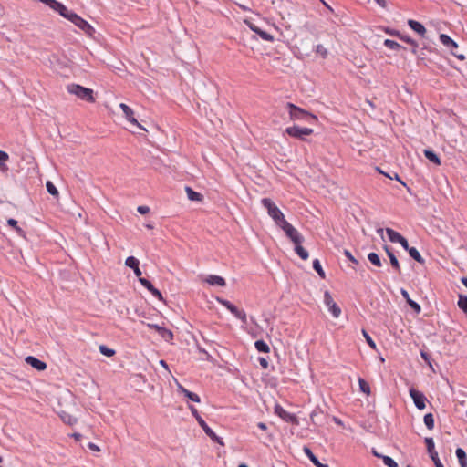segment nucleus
I'll list each match as a JSON object with an SVG mask.
<instances>
[{"label":"nucleus","mask_w":467,"mask_h":467,"mask_svg":"<svg viewBox=\"0 0 467 467\" xmlns=\"http://www.w3.org/2000/svg\"><path fill=\"white\" fill-rule=\"evenodd\" d=\"M280 228L285 232V235L295 244V251L296 254L302 259L306 260L309 257L308 252L302 246L304 242L303 235L296 229L290 223L283 222V225Z\"/></svg>","instance_id":"nucleus-1"},{"label":"nucleus","mask_w":467,"mask_h":467,"mask_svg":"<svg viewBox=\"0 0 467 467\" xmlns=\"http://www.w3.org/2000/svg\"><path fill=\"white\" fill-rule=\"evenodd\" d=\"M261 203L267 210L268 215L273 219L278 227L283 225V222H287L282 211L271 199L264 198L261 200Z\"/></svg>","instance_id":"nucleus-2"},{"label":"nucleus","mask_w":467,"mask_h":467,"mask_svg":"<svg viewBox=\"0 0 467 467\" xmlns=\"http://www.w3.org/2000/svg\"><path fill=\"white\" fill-rule=\"evenodd\" d=\"M68 93L75 95L78 99L93 103L95 102L94 91L91 88L82 87L78 84H69L67 86Z\"/></svg>","instance_id":"nucleus-3"},{"label":"nucleus","mask_w":467,"mask_h":467,"mask_svg":"<svg viewBox=\"0 0 467 467\" xmlns=\"http://www.w3.org/2000/svg\"><path fill=\"white\" fill-rule=\"evenodd\" d=\"M286 108L288 109L289 118L291 120H317V117L316 115L294 105L293 103L288 102L286 104Z\"/></svg>","instance_id":"nucleus-4"},{"label":"nucleus","mask_w":467,"mask_h":467,"mask_svg":"<svg viewBox=\"0 0 467 467\" xmlns=\"http://www.w3.org/2000/svg\"><path fill=\"white\" fill-rule=\"evenodd\" d=\"M67 19L72 22L76 26L81 29L88 36H93L95 34V28L85 19L80 17L76 13L70 11Z\"/></svg>","instance_id":"nucleus-5"},{"label":"nucleus","mask_w":467,"mask_h":467,"mask_svg":"<svg viewBox=\"0 0 467 467\" xmlns=\"http://www.w3.org/2000/svg\"><path fill=\"white\" fill-rule=\"evenodd\" d=\"M189 409H190L192 414L196 419L199 425L204 431L205 434L207 436H209L213 441H216L219 444L223 445V442L222 441L221 438L218 437L216 435V433L207 425V423L204 421V420L200 416L197 409L195 407H193L192 405H190Z\"/></svg>","instance_id":"nucleus-6"},{"label":"nucleus","mask_w":467,"mask_h":467,"mask_svg":"<svg viewBox=\"0 0 467 467\" xmlns=\"http://www.w3.org/2000/svg\"><path fill=\"white\" fill-rule=\"evenodd\" d=\"M285 133L290 137L304 140L306 136H309L313 134L314 130L310 128H302L297 125H294L291 127H287L285 129Z\"/></svg>","instance_id":"nucleus-7"},{"label":"nucleus","mask_w":467,"mask_h":467,"mask_svg":"<svg viewBox=\"0 0 467 467\" xmlns=\"http://www.w3.org/2000/svg\"><path fill=\"white\" fill-rule=\"evenodd\" d=\"M216 300L242 322H247L246 313L244 310L238 309L234 304H232L230 301L226 299L217 297Z\"/></svg>","instance_id":"nucleus-8"},{"label":"nucleus","mask_w":467,"mask_h":467,"mask_svg":"<svg viewBox=\"0 0 467 467\" xmlns=\"http://www.w3.org/2000/svg\"><path fill=\"white\" fill-rule=\"evenodd\" d=\"M410 398L412 399L416 408L419 409L420 410H425L427 404L431 405L426 396L417 389H410Z\"/></svg>","instance_id":"nucleus-9"},{"label":"nucleus","mask_w":467,"mask_h":467,"mask_svg":"<svg viewBox=\"0 0 467 467\" xmlns=\"http://www.w3.org/2000/svg\"><path fill=\"white\" fill-rule=\"evenodd\" d=\"M40 2L47 5L48 7H50L55 12H57L61 16L67 18L68 16L70 10L62 3L57 1V0H39Z\"/></svg>","instance_id":"nucleus-10"},{"label":"nucleus","mask_w":467,"mask_h":467,"mask_svg":"<svg viewBox=\"0 0 467 467\" xmlns=\"http://www.w3.org/2000/svg\"><path fill=\"white\" fill-rule=\"evenodd\" d=\"M324 303L334 317L337 318L340 317L341 309L334 301L331 294L328 291H326L324 294Z\"/></svg>","instance_id":"nucleus-11"},{"label":"nucleus","mask_w":467,"mask_h":467,"mask_svg":"<svg viewBox=\"0 0 467 467\" xmlns=\"http://www.w3.org/2000/svg\"><path fill=\"white\" fill-rule=\"evenodd\" d=\"M275 413L283 420L288 423L298 424L297 418L295 414L286 411L281 405L275 406Z\"/></svg>","instance_id":"nucleus-12"},{"label":"nucleus","mask_w":467,"mask_h":467,"mask_svg":"<svg viewBox=\"0 0 467 467\" xmlns=\"http://www.w3.org/2000/svg\"><path fill=\"white\" fill-rule=\"evenodd\" d=\"M386 234L391 243H400L405 250H409V243L407 239L401 236L398 232L391 228H387Z\"/></svg>","instance_id":"nucleus-13"},{"label":"nucleus","mask_w":467,"mask_h":467,"mask_svg":"<svg viewBox=\"0 0 467 467\" xmlns=\"http://www.w3.org/2000/svg\"><path fill=\"white\" fill-rule=\"evenodd\" d=\"M119 108L122 109L124 116L129 122L136 125L138 128L141 130H145L135 119L133 110L127 104L120 103Z\"/></svg>","instance_id":"nucleus-14"},{"label":"nucleus","mask_w":467,"mask_h":467,"mask_svg":"<svg viewBox=\"0 0 467 467\" xmlns=\"http://www.w3.org/2000/svg\"><path fill=\"white\" fill-rule=\"evenodd\" d=\"M140 283L160 301H164L161 293L157 288H155L149 280H147L146 278H140Z\"/></svg>","instance_id":"nucleus-15"},{"label":"nucleus","mask_w":467,"mask_h":467,"mask_svg":"<svg viewBox=\"0 0 467 467\" xmlns=\"http://www.w3.org/2000/svg\"><path fill=\"white\" fill-rule=\"evenodd\" d=\"M25 360L28 365L37 369L38 371H43L47 368V364L44 361L33 356L26 357Z\"/></svg>","instance_id":"nucleus-16"},{"label":"nucleus","mask_w":467,"mask_h":467,"mask_svg":"<svg viewBox=\"0 0 467 467\" xmlns=\"http://www.w3.org/2000/svg\"><path fill=\"white\" fill-rule=\"evenodd\" d=\"M439 38L441 44L445 46L448 49H450L451 52H452L453 49L458 48V44L453 39H451L448 35L441 34Z\"/></svg>","instance_id":"nucleus-17"},{"label":"nucleus","mask_w":467,"mask_h":467,"mask_svg":"<svg viewBox=\"0 0 467 467\" xmlns=\"http://www.w3.org/2000/svg\"><path fill=\"white\" fill-rule=\"evenodd\" d=\"M249 27L252 31L256 33L263 40L269 41V42L274 41V36L271 34L260 29L254 24H249Z\"/></svg>","instance_id":"nucleus-18"},{"label":"nucleus","mask_w":467,"mask_h":467,"mask_svg":"<svg viewBox=\"0 0 467 467\" xmlns=\"http://www.w3.org/2000/svg\"><path fill=\"white\" fill-rule=\"evenodd\" d=\"M205 281L211 285L225 286L226 285L224 278L214 275H208Z\"/></svg>","instance_id":"nucleus-19"},{"label":"nucleus","mask_w":467,"mask_h":467,"mask_svg":"<svg viewBox=\"0 0 467 467\" xmlns=\"http://www.w3.org/2000/svg\"><path fill=\"white\" fill-rule=\"evenodd\" d=\"M178 389H179V391L183 393L192 401H194V402H200L201 401L200 397L196 393H193V392L188 390L182 385L178 384Z\"/></svg>","instance_id":"nucleus-20"},{"label":"nucleus","mask_w":467,"mask_h":467,"mask_svg":"<svg viewBox=\"0 0 467 467\" xmlns=\"http://www.w3.org/2000/svg\"><path fill=\"white\" fill-rule=\"evenodd\" d=\"M410 29H412L415 33H417L420 36L424 37L426 34V29L422 24L420 22L410 20Z\"/></svg>","instance_id":"nucleus-21"},{"label":"nucleus","mask_w":467,"mask_h":467,"mask_svg":"<svg viewBox=\"0 0 467 467\" xmlns=\"http://www.w3.org/2000/svg\"><path fill=\"white\" fill-rule=\"evenodd\" d=\"M185 192L187 193V197L189 200L195 202H202L203 195L200 192L193 191L191 187H186Z\"/></svg>","instance_id":"nucleus-22"},{"label":"nucleus","mask_w":467,"mask_h":467,"mask_svg":"<svg viewBox=\"0 0 467 467\" xmlns=\"http://www.w3.org/2000/svg\"><path fill=\"white\" fill-rule=\"evenodd\" d=\"M424 155L430 161L433 162L435 165H441V160L439 156L431 150H424Z\"/></svg>","instance_id":"nucleus-23"},{"label":"nucleus","mask_w":467,"mask_h":467,"mask_svg":"<svg viewBox=\"0 0 467 467\" xmlns=\"http://www.w3.org/2000/svg\"><path fill=\"white\" fill-rule=\"evenodd\" d=\"M456 456L459 460L461 467H467V456L465 451L462 448L456 450Z\"/></svg>","instance_id":"nucleus-24"},{"label":"nucleus","mask_w":467,"mask_h":467,"mask_svg":"<svg viewBox=\"0 0 467 467\" xmlns=\"http://www.w3.org/2000/svg\"><path fill=\"white\" fill-rule=\"evenodd\" d=\"M60 418L63 420V422H65V423H67L68 425H74L78 421L77 419L74 416H72L69 413L65 412V411H62L60 413Z\"/></svg>","instance_id":"nucleus-25"},{"label":"nucleus","mask_w":467,"mask_h":467,"mask_svg":"<svg viewBox=\"0 0 467 467\" xmlns=\"http://www.w3.org/2000/svg\"><path fill=\"white\" fill-rule=\"evenodd\" d=\"M9 160V156L5 151L0 150V169L3 171H6L8 167L5 162Z\"/></svg>","instance_id":"nucleus-26"},{"label":"nucleus","mask_w":467,"mask_h":467,"mask_svg":"<svg viewBox=\"0 0 467 467\" xmlns=\"http://www.w3.org/2000/svg\"><path fill=\"white\" fill-rule=\"evenodd\" d=\"M254 347L259 352L269 353L270 351L269 346L263 340L255 341Z\"/></svg>","instance_id":"nucleus-27"},{"label":"nucleus","mask_w":467,"mask_h":467,"mask_svg":"<svg viewBox=\"0 0 467 467\" xmlns=\"http://www.w3.org/2000/svg\"><path fill=\"white\" fill-rule=\"evenodd\" d=\"M7 224L11 227L14 228V230L20 235V236H24L25 235V232L24 230L18 226L17 224V221L13 219V218H10L7 220Z\"/></svg>","instance_id":"nucleus-28"},{"label":"nucleus","mask_w":467,"mask_h":467,"mask_svg":"<svg viewBox=\"0 0 467 467\" xmlns=\"http://www.w3.org/2000/svg\"><path fill=\"white\" fill-rule=\"evenodd\" d=\"M458 306L467 315V296L459 295Z\"/></svg>","instance_id":"nucleus-29"},{"label":"nucleus","mask_w":467,"mask_h":467,"mask_svg":"<svg viewBox=\"0 0 467 467\" xmlns=\"http://www.w3.org/2000/svg\"><path fill=\"white\" fill-rule=\"evenodd\" d=\"M410 257L413 258L418 263H420V265H424V259L422 258L419 251L414 247H410Z\"/></svg>","instance_id":"nucleus-30"},{"label":"nucleus","mask_w":467,"mask_h":467,"mask_svg":"<svg viewBox=\"0 0 467 467\" xmlns=\"http://www.w3.org/2000/svg\"><path fill=\"white\" fill-rule=\"evenodd\" d=\"M385 250L389 257V260H390V264L391 265L396 268L397 270L400 269V265H399V262L396 258V256L393 254V253L389 249L388 246H385Z\"/></svg>","instance_id":"nucleus-31"},{"label":"nucleus","mask_w":467,"mask_h":467,"mask_svg":"<svg viewBox=\"0 0 467 467\" xmlns=\"http://www.w3.org/2000/svg\"><path fill=\"white\" fill-rule=\"evenodd\" d=\"M358 384H359L360 390L362 392H364L366 395H369L370 394L369 384L364 379L359 378L358 379Z\"/></svg>","instance_id":"nucleus-32"},{"label":"nucleus","mask_w":467,"mask_h":467,"mask_svg":"<svg viewBox=\"0 0 467 467\" xmlns=\"http://www.w3.org/2000/svg\"><path fill=\"white\" fill-rule=\"evenodd\" d=\"M313 268L315 269V271L318 274V275L321 277V278H325L326 277V275H325V272L321 266V264L319 262L318 259H315L313 261Z\"/></svg>","instance_id":"nucleus-33"},{"label":"nucleus","mask_w":467,"mask_h":467,"mask_svg":"<svg viewBox=\"0 0 467 467\" xmlns=\"http://www.w3.org/2000/svg\"><path fill=\"white\" fill-rule=\"evenodd\" d=\"M424 424L428 430H432L434 428V418L432 413H427L424 416Z\"/></svg>","instance_id":"nucleus-34"},{"label":"nucleus","mask_w":467,"mask_h":467,"mask_svg":"<svg viewBox=\"0 0 467 467\" xmlns=\"http://www.w3.org/2000/svg\"><path fill=\"white\" fill-rule=\"evenodd\" d=\"M99 352H100L102 355L106 356V357H112V356H114V355H115V353H116L114 349H112V348H108L107 346H105V345H100V346L99 347Z\"/></svg>","instance_id":"nucleus-35"},{"label":"nucleus","mask_w":467,"mask_h":467,"mask_svg":"<svg viewBox=\"0 0 467 467\" xmlns=\"http://www.w3.org/2000/svg\"><path fill=\"white\" fill-rule=\"evenodd\" d=\"M368 259L372 265L379 267L381 266L379 256L376 253H369L368 255Z\"/></svg>","instance_id":"nucleus-36"},{"label":"nucleus","mask_w":467,"mask_h":467,"mask_svg":"<svg viewBox=\"0 0 467 467\" xmlns=\"http://www.w3.org/2000/svg\"><path fill=\"white\" fill-rule=\"evenodd\" d=\"M125 265L128 267L134 269L137 268V266L140 265V262L134 256H129L125 261Z\"/></svg>","instance_id":"nucleus-37"},{"label":"nucleus","mask_w":467,"mask_h":467,"mask_svg":"<svg viewBox=\"0 0 467 467\" xmlns=\"http://www.w3.org/2000/svg\"><path fill=\"white\" fill-rule=\"evenodd\" d=\"M362 335H363L366 342L368 343V345L372 349L376 350L377 349L376 343L374 342V340L371 338V337L368 334V332L365 329H362Z\"/></svg>","instance_id":"nucleus-38"},{"label":"nucleus","mask_w":467,"mask_h":467,"mask_svg":"<svg viewBox=\"0 0 467 467\" xmlns=\"http://www.w3.org/2000/svg\"><path fill=\"white\" fill-rule=\"evenodd\" d=\"M46 187H47V192L51 195L56 196V197L58 196L59 192H58L57 189L56 188V186L50 181L47 182Z\"/></svg>","instance_id":"nucleus-39"},{"label":"nucleus","mask_w":467,"mask_h":467,"mask_svg":"<svg viewBox=\"0 0 467 467\" xmlns=\"http://www.w3.org/2000/svg\"><path fill=\"white\" fill-rule=\"evenodd\" d=\"M159 334L166 340H171L173 337L172 332L165 327H162Z\"/></svg>","instance_id":"nucleus-40"},{"label":"nucleus","mask_w":467,"mask_h":467,"mask_svg":"<svg viewBox=\"0 0 467 467\" xmlns=\"http://www.w3.org/2000/svg\"><path fill=\"white\" fill-rule=\"evenodd\" d=\"M384 45L389 48V49H393V50H396V49H399L401 47V46L397 43L396 41H393V40H390V39H386L384 41Z\"/></svg>","instance_id":"nucleus-41"},{"label":"nucleus","mask_w":467,"mask_h":467,"mask_svg":"<svg viewBox=\"0 0 467 467\" xmlns=\"http://www.w3.org/2000/svg\"><path fill=\"white\" fill-rule=\"evenodd\" d=\"M425 443H426V446H427V450H428L429 455L433 453V452H436L435 448H434V441H433L432 438H426L425 439Z\"/></svg>","instance_id":"nucleus-42"},{"label":"nucleus","mask_w":467,"mask_h":467,"mask_svg":"<svg viewBox=\"0 0 467 467\" xmlns=\"http://www.w3.org/2000/svg\"><path fill=\"white\" fill-rule=\"evenodd\" d=\"M316 53L317 55L321 56L323 58L327 57V48L323 45H320V44H318L316 47Z\"/></svg>","instance_id":"nucleus-43"},{"label":"nucleus","mask_w":467,"mask_h":467,"mask_svg":"<svg viewBox=\"0 0 467 467\" xmlns=\"http://www.w3.org/2000/svg\"><path fill=\"white\" fill-rule=\"evenodd\" d=\"M382 460L385 465L389 467H398L396 462L389 456H382Z\"/></svg>","instance_id":"nucleus-44"},{"label":"nucleus","mask_w":467,"mask_h":467,"mask_svg":"<svg viewBox=\"0 0 467 467\" xmlns=\"http://www.w3.org/2000/svg\"><path fill=\"white\" fill-rule=\"evenodd\" d=\"M430 457L431 458L432 462H434L435 467H444V465L441 463V460L439 459L437 451L430 454Z\"/></svg>","instance_id":"nucleus-45"},{"label":"nucleus","mask_w":467,"mask_h":467,"mask_svg":"<svg viewBox=\"0 0 467 467\" xmlns=\"http://www.w3.org/2000/svg\"><path fill=\"white\" fill-rule=\"evenodd\" d=\"M410 309H412L416 314H419L420 312V306L416 302L412 301L410 299Z\"/></svg>","instance_id":"nucleus-46"},{"label":"nucleus","mask_w":467,"mask_h":467,"mask_svg":"<svg viewBox=\"0 0 467 467\" xmlns=\"http://www.w3.org/2000/svg\"><path fill=\"white\" fill-rule=\"evenodd\" d=\"M344 254L349 261H351L354 264H358L357 259L351 254V253L348 250H345Z\"/></svg>","instance_id":"nucleus-47"},{"label":"nucleus","mask_w":467,"mask_h":467,"mask_svg":"<svg viewBox=\"0 0 467 467\" xmlns=\"http://www.w3.org/2000/svg\"><path fill=\"white\" fill-rule=\"evenodd\" d=\"M137 211L140 213V214H146L150 212V208L148 206H139L137 208Z\"/></svg>","instance_id":"nucleus-48"},{"label":"nucleus","mask_w":467,"mask_h":467,"mask_svg":"<svg viewBox=\"0 0 467 467\" xmlns=\"http://www.w3.org/2000/svg\"><path fill=\"white\" fill-rule=\"evenodd\" d=\"M258 361L263 368H268V361L266 360V358L261 357L258 358Z\"/></svg>","instance_id":"nucleus-49"},{"label":"nucleus","mask_w":467,"mask_h":467,"mask_svg":"<svg viewBox=\"0 0 467 467\" xmlns=\"http://www.w3.org/2000/svg\"><path fill=\"white\" fill-rule=\"evenodd\" d=\"M303 451L309 460L311 459L312 456H315L312 451L306 446L303 448Z\"/></svg>","instance_id":"nucleus-50"},{"label":"nucleus","mask_w":467,"mask_h":467,"mask_svg":"<svg viewBox=\"0 0 467 467\" xmlns=\"http://www.w3.org/2000/svg\"><path fill=\"white\" fill-rule=\"evenodd\" d=\"M148 327L151 328V329H154L156 330L158 333L161 331V329L162 328V327H160L159 325H156V324H146Z\"/></svg>","instance_id":"nucleus-51"},{"label":"nucleus","mask_w":467,"mask_h":467,"mask_svg":"<svg viewBox=\"0 0 467 467\" xmlns=\"http://www.w3.org/2000/svg\"><path fill=\"white\" fill-rule=\"evenodd\" d=\"M88 447L91 451H100L99 447L97 444L93 443V442H89V443L88 444Z\"/></svg>","instance_id":"nucleus-52"},{"label":"nucleus","mask_w":467,"mask_h":467,"mask_svg":"<svg viewBox=\"0 0 467 467\" xmlns=\"http://www.w3.org/2000/svg\"><path fill=\"white\" fill-rule=\"evenodd\" d=\"M420 355H421V357L424 358V360L428 363V365H429L430 367H431V361H430L429 355H428L426 352H424V351H421V352H420Z\"/></svg>","instance_id":"nucleus-53"},{"label":"nucleus","mask_w":467,"mask_h":467,"mask_svg":"<svg viewBox=\"0 0 467 467\" xmlns=\"http://www.w3.org/2000/svg\"><path fill=\"white\" fill-rule=\"evenodd\" d=\"M310 461H311V462H312V463H313L315 466H317V467H318V465H320V464H321V462L318 461V459H317L316 456H312V457H311V459H310Z\"/></svg>","instance_id":"nucleus-54"},{"label":"nucleus","mask_w":467,"mask_h":467,"mask_svg":"<svg viewBox=\"0 0 467 467\" xmlns=\"http://www.w3.org/2000/svg\"><path fill=\"white\" fill-rule=\"evenodd\" d=\"M133 271H134L135 275H136L139 279H140V278H142V277H141L142 273H141V271H140V269L139 265L137 266V268H134V269H133Z\"/></svg>","instance_id":"nucleus-55"},{"label":"nucleus","mask_w":467,"mask_h":467,"mask_svg":"<svg viewBox=\"0 0 467 467\" xmlns=\"http://www.w3.org/2000/svg\"><path fill=\"white\" fill-rule=\"evenodd\" d=\"M257 427H258L260 430H262V431H266V429H267L266 424H265V423H264V422H259V423L257 424Z\"/></svg>","instance_id":"nucleus-56"},{"label":"nucleus","mask_w":467,"mask_h":467,"mask_svg":"<svg viewBox=\"0 0 467 467\" xmlns=\"http://www.w3.org/2000/svg\"><path fill=\"white\" fill-rule=\"evenodd\" d=\"M401 294L404 296V298L409 302V292L405 289H401Z\"/></svg>","instance_id":"nucleus-57"},{"label":"nucleus","mask_w":467,"mask_h":467,"mask_svg":"<svg viewBox=\"0 0 467 467\" xmlns=\"http://www.w3.org/2000/svg\"><path fill=\"white\" fill-rule=\"evenodd\" d=\"M71 436H72L76 441H80V440H81V438H82V435H81L80 433H78V432L73 433Z\"/></svg>","instance_id":"nucleus-58"},{"label":"nucleus","mask_w":467,"mask_h":467,"mask_svg":"<svg viewBox=\"0 0 467 467\" xmlns=\"http://www.w3.org/2000/svg\"><path fill=\"white\" fill-rule=\"evenodd\" d=\"M378 5H379L382 7H386V1L385 0H375Z\"/></svg>","instance_id":"nucleus-59"},{"label":"nucleus","mask_w":467,"mask_h":467,"mask_svg":"<svg viewBox=\"0 0 467 467\" xmlns=\"http://www.w3.org/2000/svg\"><path fill=\"white\" fill-rule=\"evenodd\" d=\"M451 54H452L453 56H455V57H456L458 59H460V60H464V59H465V57H464L463 55H457V54H455L453 51L451 52Z\"/></svg>","instance_id":"nucleus-60"},{"label":"nucleus","mask_w":467,"mask_h":467,"mask_svg":"<svg viewBox=\"0 0 467 467\" xmlns=\"http://www.w3.org/2000/svg\"><path fill=\"white\" fill-rule=\"evenodd\" d=\"M377 233L383 238V229L379 228L377 230Z\"/></svg>","instance_id":"nucleus-61"},{"label":"nucleus","mask_w":467,"mask_h":467,"mask_svg":"<svg viewBox=\"0 0 467 467\" xmlns=\"http://www.w3.org/2000/svg\"><path fill=\"white\" fill-rule=\"evenodd\" d=\"M462 283L467 287V277H462Z\"/></svg>","instance_id":"nucleus-62"},{"label":"nucleus","mask_w":467,"mask_h":467,"mask_svg":"<svg viewBox=\"0 0 467 467\" xmlns=\"http://www.w3.org/2000/svg\"><path fill=\"white\" fill-rule=\"evenodd\" d=\"M160 364H161V366H163L164 368H167V364H166V362H165L164 360H161V361H160Z\"/></svg>","instance_id":"nucleus-63"},{"label":"nucleus","mask_w":467,"mask_h":467,"mask_svg":"<svg viewBox=\"0 0 467 467\" xmlns=\"http://www.w3.org/2000/svg\"><path fill=\"white\" fill-rule=\"evenodd\" d=\"M318 467H329V466L327 464L321 463L320 465H318Z\"/></svg>","instance_id":"nucleus-64"}]
</instances>
